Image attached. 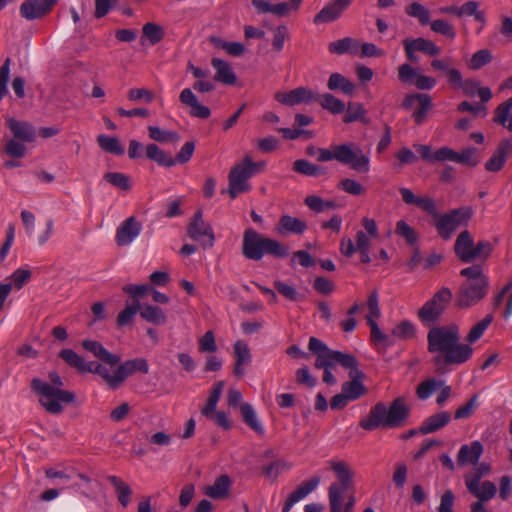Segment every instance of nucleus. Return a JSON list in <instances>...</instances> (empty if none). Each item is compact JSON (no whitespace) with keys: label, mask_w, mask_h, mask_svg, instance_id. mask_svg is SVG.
I'll list each match as a JSON object with an SVG mask.
<instances>
[{"label":"nucleus","mask_w":512,"mask_h":512,"mask_svg":"<svg viewBox=\"0 0 512 512\" xmlns=\"http://www.w3.org/2000/svg\"><path fill=\"white\" fill-rule=\"evenodd\" d=\"M410 415V407L403 396L395 398L386 406L383 402L376 403L369 411L367 417L359 422V426L366 431H373L379 427H403Z\"/></svg>","instance_id":"nucleus-2"},{"label":"nucleus","mask_w":512,"mask_h":512,"mask_svg":"<svg viewBox=\"0 0 512 512\" xmlns=\"http://www.w3.org/2000/svg\"><path fill=\"white\" fill-rule=\"evenodd\" d=\"M234 357L235 366L233 373L235 376L241 378L245 374L243 366L248 365L251 362V353L247 343H245L242 340H238L235 342Z\"/></svg>","instance_id":"nucleus-24"},{"label":"nucleus","mask_w":512,"mask_h":512,"mask_svg":"<svg viewBox=\"0 0 512 512\" xmlns=\"http://www.w3.org/2000/svg\"><path fill=\"white\" fill-rule=\"evenodd\" d=\"M11 59L7 57L0 67V101L7 95V83L10 76Z\"/></svg>","instance_id":"nucleus-59"},{"label":"nucleus","mask_w":512,"mask_h":512,"mask_svg":"<svg viewBox=\"0 0 512 512\" xmlns=\"http://www.w3.org/2000/svg\"><path fill=\"white\" fill-rule=\"evenodd\" d=\"M410 41L416 52H423L429 56H437L440 53V48L431 40L419 37Z\"/></svg>","instance_id":"nucleus-48"},{"label":"nucleus","mask_w":512,"mask_h":512,"mask_svg":"<svg viewBox=\"0 0 512 512\" xmlns=\"http://www.w3.org/2000/svg\"><path fill=\"white\" fill-rule=\"evenodd\" d=\"M289 38V31L286 25H279L273 29L272 47L276 52L284 48L285 41Z\"/></svg>","instance_id":"nucleus-54"},{"label":"nucleus","mask_w":512,"mask_h":512,"mask_svg":"<svg viewBox=\"0 0 512 512\" xmlns=\"http://www.w3.org/2000/svg\"><path fill=\"white\" fill-rule=\"evenodd\" d=\"M492 60V54L487 49L478 50L471 57L468 66L472 70H479L483 66L489 64Z\"/></svg>","instance_id":"nucleus-53"},{"label":"nucleus","mask_w":512,"mask_h":512,"mask_svg":"<svg viewBox=\"0 0 512 512\" xmlns=\"http://www.w3.org/2000/svg\"><path fill=\"white\" fill-rule=\"evenodd\" d=\"M140 234V226H120L116 233V243L118 246L130 244Z\"/></svg>","instance_id":"nucleus-45"},{"label":"nucleus","mask_w":512,"mask_h":512,"mask_svg":"<svg viewBox=\"0 0 512 512\" xmlns=\"http://www.w3.org/2000/svg\"><path fill=\"white\" fill-rule=\"evenodd\" d=\"M140 316L145 321L155 325L165 324L167 320L164 311L160 307L153 305L140 306Z\"/></svg>","instance_id":"nucleus-40"},{"label":"nucleus","mask_w":512,"mask_h":512,"mask_svg":"<svg viewBox=\"0 0 512 512\" xmlns=\"http://www.w3.org/2000/svg\"><path fill=\"white\" fill-rule=\"evenodd\" d=\"M293 170L305 176H319L324 174V168L309 162L306 159H298L293 163Z\"/></svg>","instance_id":"nucleus-44"},{"label":"nucleus","mask_w":512,"mask_h":512,"mask_svg":"<svg viewBox=\"0 0 512 512\" xmlns=\"http://www.w3.org/2000/svg\"><path fill=\"white\" fill-rule=\"evenodd\" d=\"M180 102L190 108L192 117L207 119L211 111L207 106L202 105L190 88H184L179 95Z\"/></svg>","instance_id":"nucleus-19"},{"label":"nucleus","mask_w":512,"mask_h":512,"mask_svg":"<svg viewBox=\"0 0 512 512\" xmlns=\"http://www.w3.org/2000/svg\"><path fill=\"white\" fill-rule=\"evenodd\" d=\"M138 311H140V303L138 301L126 306L117 317V326L122 327L129 324Z\"/></svg>","instance_id":"nucleus-57"},{"label":"nucleus","mask_w":512,"mask_h":512,"mask_svg":"<svg viewBox=\"0 0 512 512\" xmlns=\"http://www.w3.org/2000/svg\"><path fill=\"white\" fill-rule=\"evenodd\" d=\"M314 102L319 103L324 110L334 115L343 113L346 108L345 103L331 93H315Z\"/></svg>","instance_id":"nucleus-29"},{"label":"nucleus","mask_w":512,"mask_h":512,"mask_svg":"<svg viewBox=\"0 0 512 512\" xmlns=\"http://www.w3.org/2000/svg\"><path fill=\"white\" fill-rule=\"evenodd\" d=\"M417 102H418V108L413 113V119L417 125H421L426 116L428 111L432 107V99L430 95L428 94H417Z\"/></svg>","instance_id":"nucleus-43"},{"label":"nucleus","mask_w":512,"mask_h":512,"mask_svg":"<svg viewBox=\"0 0 512 512\" xmlns=\"http://www.w3.org/2000/svg\"><path fill=\"white\" fill-rule=\"evenodd\" d=\"M427 349L430 353H438L433 358L438 370L461 365L473 355V348L469 344L460 343V330L456 324L432 327L427 334Z\"/></svg>","instance_id":"nucleus-1"},{"label":"nucleus","mask_w":512,"mask_h":512,"mask_svg":"<svg viewBox=\"0 0 512 512\" xmlns=\"http://www.w3.org/2000/svg\"><path fill=\"white\" fill-rule=\"evenodd\" d=\"M455 495L452 490L448 489L441 495L440 505L437 512H454Z\"/></svg>","instance_id":"nucleus-64"},{"label":"nucleus","mask_w":512,"mask_h":512,"mask_svg":"<svg viewBox=\"0 0 512 512\" xmlns=\"http://www.w3.org/2000/svg\"><path fill=\"white\" fill-rule=\"evenodd\" d=\"M493 321V315L487 314L480 322L476 323L468 333L466 341L469 344L475 343L484 334L485 330Z\"/></svg>","instance_id":"nucleus-46"},{"label":"nucleus","mask_w":512,"mask_h":512,"mask_svg":"<svg viewBox=\"0 0 512 512\" xmlns=\"http://www.w3.org/2000/svg\"><path fill=\"white\" fill-rule=\"evenodd\" d=\"M145 155L159 166L167 168L175 166V161H172V157L154 143H150L146 146Z\"/></svg>","instance_id":"nucleus-35"},{"label":"nucleus","mask_w":512,"mask_h":512,"mask_svg":"<svg viewBox=\"0 0 512 512\" xmlns=\"http://www.w3.org/2000/svg\"><path fill=\"white\" fill-rule=\"evenodd\" d=\"M240 412L244 423L258 435L264 434V428L259 422L256 412L249 403L240 404Z\"/></svg>","instance_id":"nucleus-37"},{"label":"nucleus","mask_w":512,"mask_h":512,"mask_svg":"<svg viewBox=\"0 0 512 512\" xmlns=\"http://www.w3.org/2000/svg\"><path fill=\"white\" fill-rule=\"evenodd\" d=\"M406 13L410 17L417 18L421 25H427L430 23L429 11L420 3L413 2L406 7Z\"/></svg>","instance_id":"nucleus-50"},{"label":"nucleus","mask_w":512,"mask_h":512,"mask_svg":"<svg viewBox=\"0 0 512 512\" xmlns=\"http://www.w3.org/2000/svg\"><path fill=\"white\" fill-rule=\"evenodd\" d=\"M82 347L92 353L100 361L115 366L121 362V357L117 354L110 353L100 342L95 340H83Z\"/></svg>","instance_id":"nucleus-21"},{"label":"nucleus","mask_w":512,"mask_h":512,"mask_svg":"<svg viewBox=\"0 0 512 512\" xmlns=\"http://www.w3.org/2000/svg\"><path fill=\"white\" fill-rule=\"evenodd\" d=\"M451 420V414L448 411H441L427 417L419 427L420 434L434 433L445 427Z\"/></svg>","instance_id":"nucleus-25"},{"label":"nucleus","mask_w":512,"mask_h":512,"mask_svg":"<svg viewBox=\"0 0 512 512\" xmlns=\"http://www.w3.org/2000/svg\"><path fill=\"white\" fill-rule=\"evenodd\" d=\"M309 350L316 356L315 367L323 369V382L328 385L336 384V378L331 373L330 369L339 365L335 360V353H341L337 350L330 349L324 342L316 337H311L308 344Z\"/></svg>","instance_id":"nucleus-10"},{"label":"nucleus","mask_w":512,"mask_h":512,"mask_svg":"<svg viewBox=\"0 0 512 512\" xmlns=\"http://www.w3.org/2000/svg\"><path fill=\"white\" fill-rule=\"evenodd\" d=\"M29 240L38 245H44L53 234L51 226H25Z\"/></svg>","instance_id":"nucleus-38"},{"label":"nucleus","mask_w":512,"mask_h":512,"mask_svg":"<svg viewBox=\"0 0 512 512\" xmlns=\"http://www.w3.org/2000/svg\"><path fill=\"white\" fill-rule=\"evenodd\" d=\"M490 472V466L486 463H481L477 468L465 476V485L467 488L480 484V480L483 476Z\"/></svg>","instance_id":"nucleus-55"},{"label":"nucleus","mask_w":512,"mask_h":512,"mask_svg":"<svg viewBox=\"0 0 512 512\" xmlns=\"http://www.w3.org/2000/svg\"><path fill=\"white\" fill-rule=\"evenodd\" d=\"M334 160L349 165L357 172L366 173L370 169V159L363 154L361 148L353 143H343L333 146Z\"/></svg>","instance_id":"nucleus-11"},{"label":"nucleus","mask_w":512,"mask_h":512,"mask_svg":"<svg viewBox=\"0 0 512 512\" xmlns=\"http://www.w3.org/2000/svg\"><path fill=\"white\" fill-rule=\"evenodd\" d=\"M211 65L215 69L216 73L214 76V79L217 82L226 84V85H233L236 82V75L233 72L231 66L226 61L220 59V58H212L211 59Z\"/></svg>","instance_id":"nucleus-27"},{"label":"nucleus","mask_w":512,"mask_h":512,"mask_svg":"<svg viewBox=\"0 0 512 512\" xmlns=\"http://www.w3.org/2000/svg\"><path fill=\"white\" fill-rule=\"evenodd\" d=\"M415 333V326L408 320L401 321L392 330L393 336L402 340H409L414 338Z\"/></svg>","instance_id":"nucleus-51"},{"label":"nucleus","mask_w":512,"mask_h":512,"mask_svg":"<svg viewBox=\"0 0 512 512\" xmlns=\"http://www.w3.org/2000/svg\"><path fill=\"white\" fill-rule=\"evenodd\" d=\"M187 234L203 249L211 248L214 244L215 236L211 226H189Z\"/></svg>","instance_id":"nucleus-26"},{"label":"nucleus","mask_w":512,"mask_h":512,"mask_svg":"<svg viewBox=\"0 0 512 512\" xmlns=\"http://www.w3.org/2000/svg\"><path fill=\"white\" fill-rule=\"evenodd\" d=\"M242 253L249 260L259 261L264 255L284 258L288 256L289 248L279 241L267 238L249 228L243 236Z\"/></svg>","instance_id":"nucleus-5"},{"label":"nucleus","mask_w":512,"mask_h":512,"mask_svg":"<svg viewBox=\"0 0 512 512\" xmlns=\"http://www.w3.org/2000/svg\"><path fill=\"white\" fill-rule=\"evenodd\" d=\"M97 143L103 151L113 155L120 156L125 152L124 147L116 137L101 134L97 137Z\"/></svg>","instance_id":"nucleus-42"},{"label":"nucleus","mask_w":512,"mask_h":512,"mask_svg":"<svg viewBox=\"0 0 512 512\" xmlns=\"http://www.w3.org/2000/svg\"><path fill=\"white\" fill-rule=\"evenodd\" d=\"M472 216L468 206L459 207L441 216L437 224H466Z\"/></svg>","instance_id":"nucleus-34"},{"label":"nucleus","mask_w":512,"mask_h":512,"mask_svg":"<svg viewBox=\"0 0 512 512\" xmlns=\"http://www.w3.org/2000/svg\"><path fill=\"white\" fill-rule=\"evenodd\" d=\"M59 357L63 359L66 364L75 368L80 373H95L101 377V372H103L102 364L96 361L87 362L82 356L78 355L72 349H62L59 353Z\"/></svg>","instance_id":"nucleus-14"},{"label":"nucleus","mask_w":512,"mask_h":512,"mask_svg":"<svg viewBox=\"0 0 512 512\" xmlns=\"http://www.w3.org/2000/svg\"><path fill=\"white\" fill-rule=\"evenodd\" d=\"M104 179L121 190L127 191L131 188L130 178L124 173L108 172L104 175Z\"/></svg>","instance_id":"nucleus-52"},{"label":"nucleus","mask_w":512,"mask_h":512,"mask_svg":"<svg viewBox=\"0 0 512 512\" xmlns=\"http://www.w3.org/2000/svg\"><path fill=\"white\" fill-rule=\"evenodd\" d=\"M451 300L452 291L448 287H442L418 311L419 319L424 324L438 321Z\"/></svg>","instance_id":"nucleus-12"},{"label":"nucleus","mask_w":512,"mask_h":512,"mask_svg":"<svg viewBox=\"0 0 512 512\" xmlns=\"http://www.w3.org/2000/svg\"><path fill=\"white\" fill-rule=\"evenodd\" d=\"M319 476H313L307 481L302 482L295 491H293L286 499L282 512H289L294 504L305 498L309 493L314 491L320 483Z\"/></svg>","instance_id":"nucleus-18"},{"label":"nucleus","mask_w":512,"mask_h":512,"mask_svg":"<svg viewBox=\"0 0 512 512\" xmlns=\"http://www.w3.org/2000/svg\"><path fill=\"white\" fill-rule=\"evenodd\" d=\"M331 469L336 474L337 483H332L328 489L330 512H342L343 496L352 484L354 472L343 461L331 462Z\"/></svg>","instance_id":"nucleus-6"},{"label":"nucleus","mask_w":512,"mask_h":512,"mask_svg":"<svg viewBox=\"0 0 512 512\" xmlns=\"http://www.w3.org/2000/svg\"><path fill=\"white\" fill-rule=\"evenodd\" d=\"M149 137L158 142H171L172 140L177 138V134L172 131L168 130H162L159 127L156 126H149L148 127Z\"/></svg>","instance_id":"nucleus-58"},{"label":"nucleus","mask_w":512,"mask_h":512,"mask_svg":"<svg viewBox=\"0 0 512 512\" xmlns=\"http://www.w3.org/2000/svg\"><path fill=\"white\" fill-rule=\"evenodd\" d=\"M353 42L354 40L349 37L331 42L329 44V52L332 54L343 55L350 50Z\"/></svg>","instance_id":"nucleus-62"},{"label":"nucleus","mask_w":512,"mask_h":512,"mask_svg":"<svg viewBox=\"0 0 512 512\" xmlns=\"http://www.w3.org/2000/svg\"><path fill=\"white\" fill-rule=\"evenodd\" d=\"M454 250L463 263H471L476 260L484 262L490 256L492 246L488 241H479L475 244L470 233L465 230L457 237Z\"/></svg>","instance_id":"nucleus-8"},{"label":"nucleus","mask_w":512,"mask_h":512,"mask_svg":"<svg viewBox=\"0 0 512 512\" xmlns=\"http://www.w3.org/2000/svg\"><path fill=\"white\" fill-rule=\"evenodd\" d=\"M433 32L453 39L456 36L453 26L446 20L437 19L429 23Z\"/></svg>","instance_id":"nucleus-56"},{"label":"nucleus","mask_w":512,"mask_h":512,"mask_svg":"<svg viewBox=\"0 0 512 512\" xmlns=\"http://www.w3.org/2000/svg\"><path fill=\"white\" fill-rule=\"evenodd\" d=\"M483 453V445L479 441L462 445L457 455V463L461 466L466 464L476 465Z\"/></svg>","instance_id":"nucleus-23"},{"label":"nucleus","mask_w":512,"mask_h":512,"mask_svg":"<svg viewBox=\"0 0 512 512\" xmlns=\"http://www.w3.org/2000/svg\"><path fill=\"white\" fill-rule=\"evenodd\" d=\"M194 150H195L194 142L188 141L182 146L180 151L177 153L176 157L175 158L172 157V161H175V165L177 163L185 164L191 159V157L194 153Z\"/></svg>","instance_id":"nucleus-61"},{"label":"nucleus","mask_w":512,"mask_h":512,"mask_svg":"<svg viewBox=\"0 0 512 512\" xmlns=\"http://www.w3.org/2000/svg\"><path fill=\"white\" fill-rule=\"evenodd\" d=\"M345 115L343 122L346 124L360 121L361 123L368 124L369 119L366 117V110L363 104L358 102H349L347 109L345 108Z\"/></svg>","instance_id":"nucleus-39"},{"label":"nucleus","mask_w":512,"mask_h":512,"mask_svg":"<svg viewBox=\"0 0 512 512\" xmlns=\"http://www.w3.org/2000/svg\"><path fill=\"white\" fill-rule=\"evenodd\" d=\"M231 480L228 475H221L212 485L205 487L204 493L213 499H224L228 496Z\"/></svg>","instance_id":"nucleus-30"},{"label":"nucleus","mask_w":512,"mask_h":512,"mask_svg":"<svg viewBox=\"0 0 512 512\" xmlns=\"http://www.w3.org/2000/svg\"><path fill=\"white\" fill-rule=\"evenodd\" d=\"M467 489L472 495L477 497L480 501H489L497 493L496 485L488 480L482 482L481 485L476 484L473 487L470 486V488Z\"/></svg>","instance_id":"nucleus-41"},{"label":"nucleus","mask_w":512,"mask_h":512,"mask_svg":"<svg viewBox=\"0 0 512 512\" xmlns=\"http://www.w3.org/2000/svg\"><path fill=\"white\" fill-rule=\"evenodd\" d=\"M327 88L330 91L341 92L344 95L351 96L355 92V84L340 73H332L327 81Z\"/></svg>","instance_id":"nucleus-28"},{"label":"nucleus","mask_w":512,"mask_h":512,"mask_svg":"<svg viewBox=\"0 0 512 512\" xmlns=\"http://www.w3.org/2000/svg\"><path fill=\"white\" fill-rule=\"evenodd\" d=\"M352 0H334L324 6L314 17L315 24L329 23L340 17L342 12L351 4Z\"/></svg>","instance_id":"nucleus-17"},{"label":"nucleus","mask_w":512,"mask_h":512,"mask_svg":"<svg viewBox=\"0 0 512 512\" xmlns=\"http://www.w3.org/2000/svg\"><path fill=\"white\" fill-rule=\"evenodd\" d=\"M477 398H478L477 395H473L465 405L459 407L455 411V415H454L455 419L469 418L473 414V412L477 406Z\"/></svg>","instance_id":"nucleus-63"},{"label":"nucleus","mask_w":512,"mask_h":512,"mask_svg":"<svg viewBox=\"0 0 512 512\" xmlns=\"http://www.w3.org/2000/svg\"><path fill=\"white\" fill-rule=\"evenodd\" d=\"M275 100L286 106H295L299 104H309L314 102L315 92L305 87H298L289 92L275 93Z\"/></svg>","instance_id":"nucleus-15"},{"label":"nucleus","mask_w":512,"mask_h":512,"mask_svg":"<svg viewBox=\"0 0 512 512\" xmlns=\"http://www.w3.org/2000/svg\"><path fill=\"white\" fill-rule=\"evenodd\" d=\"M511 153L512 142L509 139L501 140L491 158L485 163V169L489 172L500 171Z\"/></svg>","instance_id":"nucleus-16"},{"label":"nucleus","mask_w":512,"mask_h":512,"mask_svg":"<svg viewBox=\"0 0 512 512\" xmlns=\"http://www.w3.org/2000/svg\"><path fill=\"white\" fill-rule=\"evenodd\" d=\"M511 110H512V96L496 107V109L494 111V117H493V122H495L498 125L503 126L510 132H512Z\"/></svg>","instance_id":"nucleus-31"},{"label":"nucleus","mask_w":512,"mask_h":512,"mask_svg":"<svg viewBox=\"0 0 512 512\" xmlns=\"http://www.w3.org/2000/svg\"><path fill=\"white\" fill-rule=\"evenodd\" d=\"M52 10L47 3L42 0H25L20 5V15L29 21L42 18Z\"/></svg>","instance_id":"nucleus-22"},{"label":"nucleus","mask_w":512,"mask_h":512,"mask_svg":"<svg viewBox=\"0 0 512 512\" xmlns=\"http://www.w3.org/2000/svg\"><path fill=\"white\" fill-rule=\"evenodd\" d=\"M406 13L410 17L417 18L421 25H427L430 23L429 11L420 3L413 2L406 7Z\"/></svg>","instance_id":"nucleus-49"},{"label":"nucleus","mask_w":512,"mask_h":512,"mask_svg":"<svg viewBox=\"0 0 512 512\" xmlns=\"http://www.w3.org/2000/svg\"><path fill=\"white\" fill-rule=\"evenodd\" d=\"M254 175L242 160L232 167L228 175V193L232 199H235L239 194L250 190L251 186L248 183Z\"/></svg>","instance_id":"nucleus-13"},{"label":"nucleus","mask_w":512,"mask_h":512,"mask_svg":"<svg viewBox=\"0 0 512 512\" xmlns=\"http://www.w3.org/2000/svg\"><path fill=\"white\" fill-rule=\"evenodd\" d=\"M107 480L114 487L119 503L126 508L130 504L131 496L133 494L131 487L120 477L115 475L108 476Z\"/></svg>","instance_id":"nucleus-32"},{"label":"nucleus","mask_w":512,"mask_h":512,"mask_svg":"<svg viewBox=\"0 0 512 512\" xmlns=\"http://www.w3.org/2000/svg\"><path fill=\"white\" fill-rule=\"evenodd\" d=\"M143 35L149 40L151 45L158 44L165 36L164 29L153 22L144 24L142 28Z\"/></svg>","instance_id":"nucleus-47"},{"label":"nucleus","mask_w":512,"mask_h":512,"mask_svg":"<svg viewBox=\"0 0 512 512\" xmlns=\"http://www.w3.org/2000/svg\"><path fill=\"white\" fill-rule=\"evenodd\" d=\"M252 6L257 10L258 13H271L276 16H285L290 10L289 3L281 2L273 4L268 0H252Z\"/></svg>","instance_id":"nucleus-33"},{"label":"nucleus","mask_w":512,"mask_h":512,"mask_svg":"<svg viewBox=\"0 0 512 512\" xmlns=\"http://www.w3.org/2000/svg\"><path fill=\"white\" fill-rule=\"evenodd\" d=\"M117 365L118 367L113 373H110L108 368L105 366H103V372H101V378L104 380L108 388L112 390L120 388L129 376H132L137 372L142 374H147L149 372L148 362L144 358L126 360Z\"/></svg>","instance_id":"nucleus-9"},{"label":"nucleus","mask_w":512,"mask_h":512,"mask_svg":"<svg viewBox=\"0 0 512 512\" xmlns=\"http://www.w3.org/2000/svg\"><path fill=\"white\" fill-rule=\"evenodd\" d=\"M339 188L353 196H359L364 193V187L354 179H343L339 183Z\"/></svg>","instance_id":"nucleus-60"},{"label":"nucleus","mask_w":512,"mask_h":512,"mask_svg":"<svg viewBox=\"0 0 512 512\" xmlns=\"http://www.w3.org/2000/svg\"><path fill=\"white\" fill-rule=\"evenodd\" d=\"M305 205L315 213H325L335 210L338 203L335 200H326L317 195H308L304 200Z\"/></svg>","instance_id":"nucleus-36"},{"label":"nucleus","mask_w":512,"mask_h":512,"mask_svg":"<svg viewBox=\"0 0 512 512\" xmlns=\"http://www.w3.org/2000/svg\"><path fill=\"white\" fill-rule=\"evenodd\" d=\"M334 356L340 366L349 370V377L351 378L350 381L342 385L341 391L346 394L347 398L351 401L359 399L367 390L361 382L365 375L358 369L357 359L353 355L346 353H335Z\"/></svg>","instance_id":"nucleus-7"},{"label":"nucleus","mask_w":512,"mask_h":512,"mask_svg":"<svg viewBox=\"0 0 512 512\" xmlns=\"http://www.w3.org/2000/svg\"><path fill=\"white\" fill-rule=\"evenodd\" d=\"M465 280L460 285L455 305L460 309H468L482 301L489 292V278L484 272L483 264H475L460 270Z\"/></svg>","instance_id":"nucleus-3"},{"label":"nucleus","mask_w":512,"mask_h":512,"mask_svg":"<svg viewBox=\"0 0 512 512\" xmlns=\"http://www.w3.org/2000/svg\"><path fill=\"white\" fill-rule=\"evenodd\" d=\"M6 125L15 139L22 142H32L36 138V131L32 124L16 120L12 117L6 119Z\"/></svg>","instance_id":"nucleus-20"},{"label":"nucleus","mask_w":512,"mask_h":512,"mask_svg":"<svg viewBox=\"0 0 512 512\" xmlns=\"http://www.w3.org/2000/svg\"><path fill=\"white\" fill-rule=\"evenodd\" d=\"M50 383L39 378L31 381V389L39 396V403L51 414H60L63 404L74 402V393L62 389L64 386L61 376L56 372L49 373Z\"/></svg>","instance_id":"nucleus-4"}]
</instances>
